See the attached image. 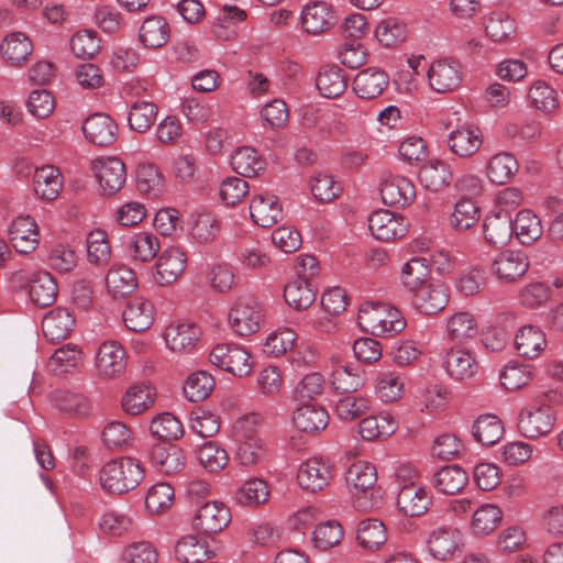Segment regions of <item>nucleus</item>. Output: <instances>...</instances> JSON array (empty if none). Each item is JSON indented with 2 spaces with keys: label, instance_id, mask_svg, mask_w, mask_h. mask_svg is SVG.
Returning a JSON list of instances; mask_svg holds the SVG:
<instances>
[{
  "label": "nucleus",
  "instance_id": "nucleus-26",
  "mask_svg": "<svg viewBox=\"0 0 563 563\" xmlns=\"http://www.w3.org/2000/svg\"><path fill=\"white\" fill-rule=\"evenodd\" d=\"M292 422L302 432L317 433L327 428L329 415L323 407L317 404H301L292 415Z\"/></svg>",
  "mask_w": 563,
  "mask_h": 563
},
{
  "label": "nucleus",
  "instance_id": "nucleus-15",
  "mask_svg": "<svg viewBox=\"0 0 563 563\" xmlns=\"http://www.w3.org/2000/svg\"><path fill=\"white\" fill-rule=\"evenodd\" d=\"M185 252L172 246L163 251L155 265L154 280L159 286H167L177 280L186 267Z\"/></svg>",
  "mask_w": 563,
  "mask_h": 563
},
{
  "label": "nucleus",
  "instance_id": "nucleus-41",
  "mask_svg": "<svg viewBox=\"0 0 563 563\" xmlns=\"http://www.w3.org/2000/svg\"><path fill=\"white\" fill-rule=\"evenodd\" d=\"M330 383L338 395L344 396L357 393L364 385V377L356 367L339 365L332 371Z\"/></svg>",
  "mask_w": 563,
  "mask_h": 563
},
{
  "label": "nucleus",
  "instance_id": "nucleus-35",
  "mask_svg": "<svg viewBox=\"0 0 563 563\" xmlns=\"http://www.w3.org/2000/svg\"><path fill=\"white\" fill-rule=\"evenodd\" d=\"M514 234L522 245H531L543 234V225L539 217L531 210L519 211L512 220Z\"/></svg>",
  "mask_w": 563,
  "mask_h": 563
},
{
  "label": "nucleus",
  "instance_id": "nucleus-55",
  "mask_svg": "<svg viewBox=\"0 0 563 563\" xmlns=\"http://www.w3.org/2000/svg\"><path fill=\"white\" fill-rule=\"evenodd\" d=\"M214 388V378L206 371H198L188 376L184 385L186 398L192 402L205 400Z\"/></svg>",
  "mask_w": 563,
  "mask_h": 563
},
{
  "label": "nucleus",
  "instance_id": "nucleus-27",
  "mask_svg": "<svg viewBox=\"0 0 563 563\" xmlns=\"http://www.w3.org/2000/svg\"><path fill=\"white\" fill-rule=\"evenodd\" d=\"M153 466L161 473L173 475L185 467L183 450L174 444H156L150 453Z\"/></svg>",
  "mask_w": 563,
  "mask_h": 563
},
{
  "label": "nucleus",
  "instance_id": "nucleus-23",
  "mask_svg": "<svg viewBox=\"0 0 563 563\" xmlns=\"http://www.w3.org/2000/svg\"><path fill=\"white\" fill-rule=\"evenodd\" d=\"M481 130L475 125L464 124L449 134L448 145L460 157L474 155L482 146Z\"/></svg>",
  "mask_w": 563,
  "mask_h": 563
},
{
  "label": "nucleus",
  "instance_id": "nucleus-59",
  "mask_svg": "<svg viewBox=\"0 0 563 563\" xmlns=\"http://www.w3.org/2000/svg\"><path fill=\"white\" fill-rule=\"evenodd\" d=\"M501 510L492 504L483 505L475 510L472 518V530L475 534L486 536L493 532L501 521Z\"/></svg>",
  "mask_w": 563,
  "mask_h": 563
},
{
  "label": "nucleus",
  "instance_id": "nucleus-8",
  "mask_svg": "<svg viewBox=\"0 0 563 563\" xmlns=\"http://www.w3.org/2000/svg\"><path fill=\"white\" fill-rule=\"evenodd\" d=\"M368 228L376 240L391 242L405 236L408 223L402 216L380 209L368 217Z\"/></svg>",
  "mask_w": 563,
  "mask_h": 563
},
{
  "label": "nucleus",
  "instance_id": "nucleus-5",
  "mask_svg": "<svg viewBox=\"0 0 563 563\" xmlns=\"http://www.w3.org/2000/svg\"><path fill=\"white\" fill-rule=\"evenodd\" d=\"M250 353L241 345L223 343L216 345L210 353V362L236 377H245L252 372Z\"/></svg>",
  "mask_w": 563,
  "mask_h": 563
},
{
  "label": "nucleus",
  "instance_id": "nucleus-2",
  "mask_svg": "<svg viewBox=\"0 0 563 563\" xmlns=\"http://www.w3.org/2000/svg\"><path fill=\"white\" fill-rule=\"evenodd\" d=\"M144 476L141 463L132 457H120L108 462L101 470L102 487L111 494H123L134 489Z\"/></svg>",
  "mask_w": 563,
  "mask_h": 563
},
{
  "label": "nucleus",
  "instance_id": "nucleus-46",
  "mask_svg": "<svg viewBox=\"0 0 563 563\" xmlns=\"http://www.w3.org/2000/svg\"><path fill=\"white\" fill-rule=\"evenodd\" d=\"M126 249L131 258L147 263L157 255L159 242L154 234L140 232L129 239Z\"/></svg>",
  "mask_w": 563,
  "mask_h": 563
},
{
  "label": "nucleus",
  "instance_id": "nucleus-43",
  "mask_svg": "<svg viewBox=\"0 0 563 563\" xmlns=\"http://www.w3.org/2000/svg\"><path fill=\"white\" fill-rule=\"evenodd\" d=\"M344 71L338 65H327L317 77V88L325 98H336L346 89Z\"/></svg>",
  "mask_w": 563,
  "mask_h": 563
},
{
  "label": "nucleus",
  "instance_id": "nucleus-1",
  "mask_svg": "<svg viewBox=\"0 0 563 563\" xmlns=\"http://www.w3.org/2000/svg\"><path fill=\"white\" fill-rule=\"evenodd\" d=\"M554 396L552 391L542 394L521 410L518 428L523 437L537 439L552 431L556 420L552 406Z\"/></svg>",
  "mask_w": 563,
  "mask_h": 563
},
{
  "label": "nucleus",
  "instance_id": "nucleus-50",
  "mask_svg": "<svg viewBox=\"0 0 563 563\" xmlns=\"http://www.w3.org/2000/svg\"><path fill=\"white\" fill-rule=\"evenodd\" d=\"M357 543L366 550H376L387 540L386 528L378 519L362 520L356 530Z\"/></svg>",
  "mask_w": 563,
  "mask_h": 563
},
{
  "label": "nucleus",
  "instance_id": "nucleus-56",
  "mask_svg": "<svg viewBox=\"0 0 563 563\" xmlns=\"http://www.w3.org/2000/svg\"><path fill=\"white\" fill-rule=\"evenodd\" d=\"M479 217V208L476 203L472 199L462 198L455 203L450 224L456 231H465L474 227Z\"/></svg>",
  "mask_w": 563,
  "mask_h": 563
},
{
  "label": "nucleus",
  "instance_id": "nucleus-34",
  "mask_svg": "<svg viewBox=\"0 0 563 563\" xmlns=\"http://www.w3.org/2000/svg\"><path fill=\"white\" fill-rule=\"evenodd\" d=\"M175 555L183 563H202L216 553L209 549L206 540L196 536H186L177 542Z\"/></svg>",
  "mask_w": 563,
  "mask_h": 563
},
{
  "label": "nucleus",
  "instance_id": "nucleus-22",
  "mask_svg": "<svg viewBox=\"0 0 563 563\" xmlns=\"http://www.w3.org/2000/svg\"><path fill=\"white\" fill-rule=\"evenodd\" d=\"M76 319L67 308L57 307L51 310L42 321L44 336L51 342H59L68 338Z\"/></svg>",
  "mask_w": 563,
  "mask_h": 563
},
{
  "label": "nucleus",
  "instance_id": "nucleus-12",
  "mask_svg": "<svg viewBox=\"0 0 563 563\" xmlns=\"http://www.w3.org/2000/svg\"><path fill=\"white\" fill-rule=\"evenodd\" d=\"M81 129L86 140L97 146H109L118 137V125L114 120L100 112L89 115Z\"/></svg>",
  "mask_w": 563,
  "mask_h": 563
},
{
  "label": "nucleus",
  "instance_id": "nucleus-18",
  "mask_svg": "<svg viewBox=\"0 0 563 563\" xmlns=\"http://www.w3.org/2000/svg\"><path fill=\"white\" fill-rule=\"evenodd\" d=\"M125 351L117 341H106L98 350L96 366L101 376L112 378L125 369Z\"/></svg>",
  "mask_w": 563,
  "mask_h": 563
},
{
  "label": "nucleus",
  "instance_id": "nucleus-20",
  "mask_svg": "<svg viewBox=\"0 0 563 563\" xmlns=\"http://www.w3.org/2000/svg\"><path fill=\"white\" fill-rule=\"evenodd\" d=\"M389 77L379 68L368 67L354 78L353 90L362 99H375L388 87Z\"/></svg>",
  "mask_w": 563,
  "mask_h": 563
},
{
  "label": "nucleus",
  "instance_id": "nucleus-16",
  "mask_svg": "<svg viewBox=\"0 0 563 563\" xmlns=\"http://www.w3.org/2000/svg\"><path fill=\"white\" fill-rule=\"evenodd\" d=\"M380 197L385 205L398 208L409 206L415 197L413 184L402 176H389L380 184Z\"/></svg>",
  "mask_w": 563,
  "mask_h": 563
},
{
  "label": "nucleus",
  "instance_id": "nucleus-61",
  "mask_svg": "<svg viewBox=\"0 0 563 563\" xmlns=\"http://www.w3.org/2000/svg\"><path fill=\"white\" fill-rule=\"evenodd\" d=\"M343 528L336 520H328L316 527L312 541L317 549L325 551L339 544L343 539Z\"/></svg>",
  "mask_w": 563,
  "mask_h": 563
},
{
  "label": "nucleus",
  "instance_id": "nucleus-42",
  "mask_svg": "<svg viewBox=\"0 0 563 563\" xmlns=\"http://www.w3.org/2000/svg\"><path fill=\"white\" fill-rule=\"evenodd\" d=\"M467 483V473L457 465L444 466L433 475V485L442 494L460 493Z\"/></svg>",
  "mask_w": 563,
  "mask_h": 563
},
{
  "label": "nucleus",
  "instance_id": "nucleus-6",
  "mask_svg": "<svg viewBox=\"0 0 563 563\" xmlns=\"http://www.w3.org/2000/svg\"><path fill=\"white\" fill-rule=\"evenodd\" d=\"M262 310L251 298H240L229 312V322L238 335H251L260 330Z\"/></svg>",
  "mask_w": 563,
  "mask_h": 563
},
{
  "label": "nucleus",
  "instance_id": "nucleus-4",
  "mask_svg": "<svg viewBox=\"0 0 563 563\" xmlns=\"http://www.w3.org/2000/svg\"><path fill=\"white\" fill-rule=\"evenodd\" d=\"M415 472L408 466H400L396 472L398 481L406 479L409 482L404 483L398 492L397 506L398 509L406 516L419 517L426 514L432 504L430 493L422 486L411 481Z\"/></svg>",
  "mask_w": 563,
  "mask_h": 563
},
{
  "label": "nucleus",
  "instance_id": "nucleus-45",
  "mask_svg": "<svg viewBox=\"0 0 563 563\" xmlns=\"http://www.w3.org/2000/svg\"><path fill=\"white\" fill-rule=\"evenodd\" d=\"M472 433L477 442L492 446L501 439L504 426L497 416L487 413L479 416L475 420Z\"/></svg>",
  "mask_w": 563,
  "mask_h": 563
},
{
  "label": "nucleus",
  "instance_id": "nucleus-28",
  "mask_svg": "<svg viewBox=\"0 0 563 563\" xmlns=\"http://www.w3.org/2000/svg\"><path fill=\"white\" fill-rule=\"evenodd\" d=\"M170 27L162 15H150L139 29V41L146 48H161L169 40Z\"/></svg>",
  "mask_w": 563,
  "mask_h": 563
},
{
  "label": "nucleus",
  "instance_id": "nucleus-57",
  "mask_svg": "<svg viewBox=\"0 0 563 563\" xmlns=\"http://www.w3.org/2000/svg\"><path fill=\"white\" fill-rule=\"evenodd\" d=\"M197 459L209 473H218L229 462L227 451L214 441L205 442L197 452Z\"/></svg>",
  "mask_w": 563,
  "mask_h": 563
},
{
  "label": "nucleus",
  "instance_id": "nucleus-24",
  "mask_svg": "<svg viewBox=\"0 0 563 563\" xmlns=\"http://www.w3.org/2000/svg\"><path fill=\"white\" fill-rule=\"evenodd\" d=\"M125 327L133 332H144L154 321L153 303L142 297L130 300L123 311Z\"/></svg>",
  "mask_w": 563,
  "mask_h": 563
},
{
  "label": "nucleus",
  "instance_id": "nucleus-36",
  "mask_svg": "<svg viewBox=\"0 0 563 563\" xmlns=\"http://www.w3.org/2000/svg\"><path fill=\"white\" fill-rule=\"evenodd\" d=\"M106 284L113 298L131 295L137 287V278L133 269L125 265H117L109 269Z\"/></svg>",
  "mask_w": 563,
  "mask_h": 563
},
{
  "label": "nucleus",
  "instance_id": "nucleus-48",
  "mask_svg": "<svg viewBox=\"0 0 563 563\" xmlns=\"http://www.w3.org/2000/svg\"><path fill=\"white\" fill-rule=\"evenodd\" d=\"M519 165L510 153H499L493 156L487 165V176L492 183L504 185L518 172Z\"/></svg>",
  "mask_w": 563,
  "mask_h": 563
},
{
  "label": "nucleus",
  "instance_id": "nucleus-29",
  "mask_svg": "<svg viewBox=\"0 0 563 563\" xmlns=\"http://www.w3.org/2000/svg\"><path fill=\"white\" fill-rule=\"evenodd\" d=\"M547 345L545 334L536 325L521 327L515 336V349L527 360L538 357Z\"/></svg>",
  "mask_w": 563,
  "mask_h": 563
},
{
  "label": "nucleus",
  "instance_id": "nucleus-25",
  "mask_svg": "<svg viewBox=\"0 0 563 563\" xmlns=\"http://www.w3.org/2000/svg\"><path fill=\"white\" fill-rule=\"evenodd\" d=\"M483 233L490 245L495 247L506 245L514 235L512 218L505 211L486 217Z\"/></svg>",
  "mask_w": 563,
  "mask_h": 563
},
{
  "label": "nucleus",
  "instance_id": "nucleus-7",
  "mask_svg": "<svg viewBox=\"0 0 563 563\" xmlns=\"http://www.w3.org/2000/svg\"><path fill=\"white\" fill-rule=\"evenodd\" d=\"M231 521L230 509L219 501H207L199 506L192 519L195 530L206 534L222 531Z\"/></svg>",
  "mask_w": 563,
  "mask_h": 563
},
{
  "label": "nucleus",
  "instance_id": "nucleus-40",
  "mask_svg": "<svg viewBox=\"0 0 563 563\" xmlns=\"http://www.w3.org/2000/svg\"><path fill=\"white\" fill-rule=\"evenodd\" d=\"M232 168L243 177H254L266 168V162L253 147L238 148L231 157Z\"/></svg>",
  "mask_w": 563,
  "mask_h": 563
},
{
  "label": "nucleus",
  "instance_id": "nucleus-10",
  "mask_svg": "<svg viewBox=\"0 0 563 563\" xmlns=\"http://www.w3.org/2000/svg\"><path fill=\"white\" fill-rule=\"evenodd\" d=\"M92 170L103 195L111 196L119 191L125 183L124 163L118 157L95 161Z\"/></svg>",
  "mask_w": 563,
  "mask_h": 563
},
{
  "label": "nucleus",
  "instance_id": "nucleus-9",
  "mask_svg": "<svg viewBox=\"0 0 563 563\" xmlns=\"http://www.w3.org/2000/svg\"><path fill=\"white\" fill-rule=\"evenodd\" d=\"M333 477V466L322 459H309L302 463L297 473L299 486L310 493L325 488Z\"/></svg>",
  "mask_w": 563,
  "mask_h": 563
},
{
  "label": "nucleus",
  "instance_id": "nucleus-30",
  "mask_svg": "<svg viewBox=\"0 0 563 563\" xmlns=\"http://www.w3.org/2000/svg\"><path fill=\"white\" fill-rule=\"evenodd\" d=\"M253 221L262 228H271L282 217V206L276 196L256 195L250 205Z\"/></svg>",
  "mask_w": 563,
  "mask_h": 563
},
{
  "label": "nucleus",
  "instance_id": "nucleus-17",
  "mask_svg": "<svg viewBox=\"0 0 563 563\" xmlns=\"http://www.w3.org/2000/svg\"><path fill=\"white\" fill-rule=\"evenodd\" d=\"M9 239L18 253H32L38 245V231L34 219L30 216L18 217L9 229Z\"/></svg>",
  "mask_w": 563,
  "mask_h": 563
},
{
  "label": "nucleus",
  "instance_id": "nucleus-39",
  "mask_svg": "<svg viewBox=\"0 0 563 563\" xmlns=\"http://www.w3.org/2000/svg\"><path fill=\"white\" fill-rule=\"evenodd\" d=\"M317 290L309 280L297 277L284 288V298L287 305L296 310L308 309L316 300Z\"/></svg>",
  "mask_w": 563,
  "mask_h": 563
},
{
  "label": "nucleus",
  "instance_id": "nucleus-21",
  "mask_svg": "<svg viewBox=\"0 0 563 563\" xmlns=\"http://www.w3.org/2000/svg\"><path fill=\"white\" fill-rule=\"evenodd\" d=\"M200 334V329L196 324L179 322L166 328L164 339L172 351L189 353L198 343Z\"/></svg>",
  "mask_w": 563,
  "mask_h": 563
},
{
  "label": "nucleus",
  "instance_id": "nucleus-54",
  "mask_svg": "<svg viewBox=\"0 0 563 563\" xmlns=\"http://www.w3.org/2000/svg\"><path fill=\"white\" fill-rule=\"evenodd\" d=\"M151 433L162 441H175L184 434L181 422L170 412L156 416L150 424Z\"/></svg>",
  "mask_w": 563,
  "mask_h": 563
},
{
  "label": "nucleus",
  "instance_id": "nucleus-51",
  "mask_svg": "<svg viewBox=\"0 0 563 563\" xmlns=\"http://www.w3.org/2000/svg\"><path fill=\"white\" fill-rule=\"evenodd\" d=\"M428 261L422 257H413L407 262L401 269V283L412 294L417 292L422 285H428L429 277Z\"/></svg>",
  "mask_w": 563,
  "mask_h": 563
},
{
  "label": "nucleus",
  "instance_id": "nucleus-32",
  "mask_svg": "<svg viewBox=\"0 0 563 563\" xmlns=\"http://www.w3.org/2000/svg\"><path fill=\"white\" fill-rule=\"evenodd\" d=\"M376 481V467L369 462L356 461L349 466L345 473L346 486L353 495L372 489Z\"/></svg>",
  "mask_w": 563,
  "mask_h": 563
},
{
  "label": "nucleus",
  "instance_id": "nucleus-53",
  "mask_svg": "<svg viewBox=\"0 0 563 563\" xmlns=\"http://www.w3.org/2000/svg\"><path fill=\"white\" fill-rule=\"evenodd\" d=\"M155 394L146 385L131 386L122 398V407L129 415L136 416L154 404Z\"/></svg>",
  "mask_w": 563,
  "mask_h": 563
},
{
  "label": "nucleus",
  "instance_id": "nucleus-62",
  "mask_svg": "<svg viewBox=\"0 0 563 563\" xmlns=\"http://www.w3.org/2000/svg\"><path fill=\"white\" fill-rule=\"evenodd\" d=\"M269 495L266 482L260 478L246 481L235 493V500L242 506H258Z\"/></svg>",
  "mask_w": 563,
  "mask_h": 563
},
{
  "label": "nucleus",
  "instance_id": "nucleus-19",
  "mask_svg": "<svg viewBox=\"0 0 563 563\" xmlns=\"http://www.w3.org/2000/svg\"><path fill=\"white\" fill-rule=\"evenodd\" d=\"M335 23L332 7L324 1H314L305 7L301 12V24L305 31L312 35L328 31Z\"/></svg>",
  "mask_w": 563,
  "mask_h": 563
},
{
  "label": "nucleus",
  "instance_id": "nucleus-52",
  "mask_svg": "<svg viewBox=\"0 0 563 563\" xmlns=\"http://www.w3.org/2000/svg\"><path fill=\"white\" fill-rule=\"evenodd\" d=\"M396 430V422L388 415L368 416L358 424L362 439L373 441L382 437H389Z\"/></svg>",
  "mask_w": 563,
  "mask_h": 563
},
{
  "label": "nucleus",
  "instance_id": "nucleus-13",
  "mask_svg": "<svg viewBox=\"0 0 563 563\" xmlns=\"http://www.w3.org/2000/svg\"><path fill=\"white\" fill-rule=\"evenodd\" d=\"M490 267L499 280L512 283L527 273L529 261L520 251L506 250L496 256Z\"/></svg>",
  "mask_w": 563,
  "mask_h": 563
},
{
  "label": "nucleus",
  "instance_id": "nucleus-3",
  "mask_svg": "<svg viewBox=\"0 0 563 563\" xmlns=\"http://www.w3.org/2000/svg\"><path fill=\"white\" fill-rule=\"evenodd\" d=\"M358 321L375 336H390L401 332L406 327L401 312L386 303L361 307Z\"/></svg>",
  "mask_w": 563,
  "mask_h": 563
},
{
  "label": "nucleus",
  "instance_id": "nucleus-31",
  "mask_svg": "<svg viewBox=\"0 0 563 563\" xmlns=\"http://www.w3.org/2000/svg\"><path fill=\"white\" fill-rule=\"evenodd\" d=\"M453 179L450 165L440 159H430L420 167L419 180L427 189L438 192L448 187Z\"/></svg>",
  "mask_w": 563,
  "mask_h": 563
},
{
  "label": "nucleus",
  "instance_id": "nucleus-33",
  "mask_svg": "<svg viewBox=\"0 0 563 563\" xmlns=\"http://www.w3.org/2000/svg\"><path fill=\"white\" fill-rule=\"evenodd\" d=\"M57 291V284L48 272H36L32 275L29 296L35 306L49 307L55 302Z\"/></svg>",
  "mask_w": 563,
  "mask_h": 563
},
{
  "label": "nucleus",
  "instance_id": "nucleus-60",
  "mask_svg": "<svg viewBox=\"0 0 563 563\" xmlns=\"http://www.w3.org/2000/svg\"><path fill=\"white\" fill-rule=\"evenodd\" d=\"M448 335L453 342L462 343L477 333L474 317L470 312H457L448 321Z\"/></svg>",
  "mask_w": 563,
  "mask_h": 563
},
{
  "label": "nucleus",
  "instance_id": "nucleus-11",
  "mask_svg": "<svg viewBox=\"0 0 563 563\" xmlns=\"http://www.w3.org/2000/svg\"><path fill=\"white\" fill-rule=\"evenodd\" d=\"M428 79L434 91H452L462 80L461 65L453 59H439L428 67Z\"/></svg>",
  "mask_w": 563,
  "mask_h": 563
},
{
  "label": "nucleus",
  "instance_id": "nucleus-44",
  "mask_svg": "<svg viewBox=\"0 0 563 563\" xmlns=\"http://www.w3.org/2000/svg\"><path fill=\"white\" fill-rule=\"evenodd\" d=\"M369 409V399L355 393L340 396L335 402L334 412L342 421H353L362 418Z\"/></svg>",
  "mask_w": 563,
  "mask_h": 563
},
{
  "label": "nucleus",
  "instance_id": "nucleus-58",
  "mask_svg": "<svg viewBox=\"0 0 563 563\" xmlns=\"http://www.w3.org/2000/svg\"><path fill=\"white\" fill-rule=\"evenodd\" d=\"M157 106L148 101H136L129 112V125L137 133H145L155 122Z\"/></svg>",
  "mask_w": 563,
  "mask_h": 563
},
{
  "label": "nucleus",
  "instance_id": "nucleus-38",
  "mask_svg": "<svg viewBox=\"0 0 563 563\" xmlns=\"http://www.w3.org/2000/svg\"><path fill=\"white\" fill-rule=\"evenodd\" d=\"M34 191L45 200H54L63 186L58 168L47 165L35 168L33 176Z\"/></svg>",
  "mask_w": 563,
  "mask_h": 563
},
{
  "label": "nucleus",
  "instance_id": "nucleus-64",
  "mask_svg": "<svg viewBox=\"0 0 563 563\" xmlns=\"http://www.w3.org/2000/svg\"><path fill=\"white\" fill-rule=\"evenodd\" d=\"M55 402L60 411L75 417H86L90 412V404L88 399L78 393L58 390L55 393Z\"/></svg>",
  "mask_w": 563,
  "mask_h": 563
},
{
  "label": "nucleus",
  "instance_id": "nucleus-49",
  "mask_svg": "<svg viewBox=\"0 0 563 563\" xmlns=\"http://www.w3.org/2000/svg\"><path fill=\"white\" fill-rule=\"evenodd\" d=\"M33 49L31 41L20 32L5 36L1 44V53L5 60L19 65L27 59Z\"/></svg>",
  "mask_w": 563,
  "mask_h": 563
},
{
  "label": "nucleus",
  "instance_id": "nucleus-63",
  "mask_svg": "<svg viewBox=\"0 0 563 563\" xmlns=\"http://www.w3.org/2000/svg\"><path fill=\"white\" fill-rule=\"evenodd\" d=\"M87 252L90 263L106 265L111 255L108 234L101 229L92 230L87 236Z\"/></svg>",
  "mask_w": 563,
  "mask_h": 563
},
{
  "label": "nucleus",
  "instance_id": "nucleus-37",
  "mask_svg": "<svg viewBox=\"0 0 563 563\" xmlns=\"http://www.w3.org/2000/svg\"><path fill=\"white\" fill-rule=\"evenodd\" d=\"M443 364L448 374L457 380L471 378L477 371V363L471 353L461 349H449Z\"/></svg>",
  "mask_w": 563,
  "mask_h": 563
},
{
  "label": "nucleus",
  "instance_id": "nucleus-47",
  "mask_svg": "<svg viewBox=\"0 0 563 563\" xmlns=\"http://www.w3.org/2000/svg\"><path fill=\"white\" fill-rule=\"evenodd\" d=\"M459 533L454 529L440 528L433 531L428 540L429 551L433 558L448 560L457 548Z\"/></svg>",
  "mask_w": 563,
  "mask_h": 563
},
{
  "label": "nucleus",
  "instance_id": "nucleus-14",
  "mask_svg": "<svg viewBox=\"0 0 563 563\" xmlns=\"http://www.w3.org/2000/svg\"><path fill=\"white\" fill-rule=\"evenodd\" d=\"M449 298V288L443 283L430 282L413 294L412 305L421 313L431 316L442 311Z\"/></svg>",
  "mask_w": 563,
  "mask_h": 563
}]
</instances>
